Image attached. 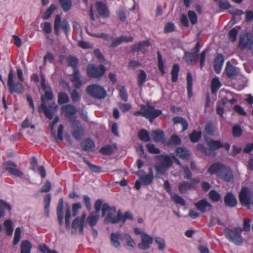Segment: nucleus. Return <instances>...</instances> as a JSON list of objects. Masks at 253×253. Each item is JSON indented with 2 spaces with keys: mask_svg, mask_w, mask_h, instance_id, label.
Segmentation results:
<instances>
[{
  "mask_svg": "<svg viewBox=\"0 0 253 253\" xmlns=\"http://www.w3.org/2000/svg\"><path fill=\"white\" fill-rule=\"evenodd\" d=\"M69 102V97L65 92H60L58 94L57 102L59 104H63Z\"/></svg>",
  "mask_w": 253,
  "mask_h": 253,
  "instance_id": "nucleus-33",
  "label": "nucleus"
},
{
  "mask_svg": "<svg viewBox=\"0 0 253 253\" xmlns=\"http://www.w3.org/2000/svg\"><path fill=\"white\" fill-rule=\"evenodd\" d=\"M64 208V200L63 198L59 199V203L57 208V219L59 224L62 226L63 223V214Z\"/></svg>",
  "mask_w": 253,
  "mask_h": 253,
  "instance_id": "nucleus-23",
  "label": "nucleus"
},
{
  "mask_svg": "<svg viewBox=\"0 0 253 253\" xmlns=\"http://www.w3.org/2000/svg\"><path fill=\"white\" fill-rule=\"evenodd\" d=\"M221 85V84L218 78H214L213 79L211 83L212 93H215Z\"/></svg>",
  "mask_w": 253,
  "mask_h": 253,
  "instance_id": "nucleus-36",
  "label": "nucleus"
},
{
  "mask_svg": "<svg viewBox=\"0 0 253 253\" xmlns=\"http://www.w3.org/2000/svg\"><path fill=\"white\" fill-rule=\"evenodd\" d=\"M253 44V40L251 34L246 33L240 36L238 46L241 49H250Z\"/></svg>",
  "mask_w": 253,
  "mask_h": 253,
  "instance_id": "nucleus-12",
  "label": "nucleus"
},
{
  "mask_svg": "<svg viewBox=\"0 0 253 253\" xmlns=\"http://www.w3.org/2000/svg\"><path fill=\"white\" fill-rule=\"evenodd\" d=\"M51 201V195L48 194L45 195L44 198V202L45 203L44 211L46 216H48L50 203Z\"/></svg>",
  "mask_w": 253,
  "mask_h": 253,
  "instance_id": "nucleus-44",
  "label": "nucleus"
},
{
  "mask_svg": "<svg viewBox=\"0 0 253 253\" xmlns=\"http://www.w3.org/2000/svg\"><path fill=\"white\" fill-rule=\"evenodd\" d=\"M161 114L162 112L160 110H156L149 105L147 107L143 105V116L149 119L151 123Z\"/></svg>",
  "mask_w": 253,
  "mask_h": 253,
  "instance_id": "nucleus-13",
  "label": "nucleus"
},
{
  "mask_svg": "<svg viewBox=\"0 0 253 253\" xmlns=\"http://www.w3.org/2000/svg\"><path fill=\"white\" fill-rule=\"evenodd\" d=\"M224 61L223 56L221 54H218L214 62V69L217 74H219L220 72Z\"/></svg>",
  "mask_w": 253,
  "mask_h": 253,
  "instance_id": "nucleus-22",
  "label": "nucleus"
},
{
  "mask_svg": "<svg viewBox=\"0 0 253 253\" xmlns=\"http://www.w3.org/2000/svg\"><path fill=\"white\" fill-rule=\"evenodd\" d=\"M32 244L28 240H23L21 245V253H31Z\"/></svg>",
  "mask_w": 253,
  "mask_h": 253,
  "instance_id": "nucleus-28",
  "label": "nucleus"
},
{
  "mask_svg": "<svg viewBox=\"0 0 253 253\" xmlns=\"http://www.w3.org/2000/svg\"><path fill=\"white\" fill-rule=\"evenodd\" d=\"M155 240L159 246V249L161 251L164 250L166 247L165 240L161 237H156Z\"/></svg>",
  "mask_w": 253,
  "mask_h": 253,
  "instance_id": "nucleus-58",
  "label": "nucleus"
},
{
  "mask_svg": "<svg viewBox=\"0 0 253 253\" xmlns=\"http://www.w3.org/2000/svg\"><path fill=\"white\" fill-rule=\"evenodd\" d=\"M99 219V216L91 213L87 218V221L91 227H93L96 224Z\"/></svg>",
  "mask_w": 253,
  "mask_h": 253,
  "instance_id": "nucleus-42",
  "label": "nucleus"
},
{
  "mask_svg": "<svg viewBox=\"0 0 253 253\" xmlns=\"http://www.w3.org/2000/svg\"><path fill=\"white\" fill-rule=\"evenodd\" d=\"M81 217H76L73 221L72 224V233L75 234L76 233L77 229L81 225Z\"/></svg>",
  "mask_w": 253,
  "mask_h": 253,
  "instance_id": "nucleus-49",
  "label": "nucleus"
},
{
  "mask_svg": "<svg viewBox=\"0 0 253 253\" xmlns=\"http://www.w3.org/2000/svg\"><path fill=\"white\" fill-rule=\"evenodd\" d=\"M242 231V229L240 228H237L234 230L227 228L224 230L225 237L236 246H241L243 244V240L241 236Z\"/></svg>",
  "mask_w": 253,
  "mask_h": 253,
  "instance_id": "nucleus-5",
  "label": "nucleus"
},
{
  "mask_svg": "<svg viewBox=\"0 0 253 253\" xmlns=\"http://www.w3.org/2000/svg\"><path fill=\"white\" fill-rule=\"evenodd\" d=\"M61 110L65 116L69 118L73 117L77 113L76 107L72 104L63 106Z\"/></svg>",
  "mask_w": 253,
  "mask_h": 253,
  "instance_id": "nucleus-19",
  "label": "nucleus"
},
{
  "mask_svg": "<svg viewBox=\"0 0 253 253\" xmlns=\"http://www.w3.org/2000/svg\"><path fill=\"white\" fill-rule=\"evenodd\" d=\"M173 121L174 124H181L183 126L182 131H184L188 128V123L187 121L183 118L179 117H176L173 118Z\"/></svg>",
  "mask_w": 253,
  "mask_h": 253,
  "instance_id": "nucleus-39",
  "label": "nucleus"
},
{
  "mask_svg": "<svg viewBox=\"0 0 253 253\" xmlns=\"http://www.w3.org/2000/svg\"><path fill=\"white\" fill-rule=\"evenodd\" d=\"M60 28L63 29L66 36H68L71 31L70 26L67 20L64 19L62 21L60 15L57 14L55 16L54 23V30L56 35H60Z\"/></svg>",
  "mask_w": 253,
  "mask_h": 253,
  "instance_id": "nucleus-6",
  "label": "nucleus"
},
{
  "mask_svg": "<svg viewBox=\"0 0 253 253\" xmlns=\"http://www.w3.org/2000/svg\"><path fill=\"white\" fill-rule=\"evenodd\" d=\"M21 234V228L19 227H18L16 228L15 233H14V239H13V241L14 246L16 245L19 243V242L20 240Z\"/></svg>",
  "mask_w": 253,
  "mask_h": 253,
  "instance_id": "nucleus-51",
  "label": "nucleus"
},
{
  "mask_svg": "<svg viewBox=\"0 0 253 253\" xmlns=\"http://www.w3.org/2000/svg\"><path fill=\"white\" fill-rule=\"evenodd\" d=\"M56 9V6L54 4H51L49 7L43 15V18L44 20L48 19L51 16L53 11Z\"/></svg>",
  "mask_w": 253,
  "mask_h": 253,
  "instance_id": "nucleus-41",
  "label": "nucleus"
},
{
  "mask_svg": "<svg viewBox=\"0 0 253 253\" xmlns=\"http://www.w3.org/2000/svg\"><path fill=\"white\" fill-rule=\"evenodd\" d=\"M96 10L99 15L103 17L107 18L109 16L110 12L106 4L102 1H98L95 3Z\"/></svg>",
  "mask_w": 253,
  "mask_h": 253,
  "instance_id": "nucleus-16",
  "label": "nucleus"
},
{
  "mask_svg": "<svg viewBox=\"0 0 253 253\" xmlns=\"http://www.w3.org/2000/svg\"><path fill=\"white\" fill-rule=\"evenodd\" d=\"M153 178V174L151 169H149V172L148 174L143 175V185H148L150 184Z\"/></svg>",
  "mask_w": 253,
  "mask_h": 253,
  "instance_id": "nucleus-50",
  "label": "nucleus"
},
{
  "mask_svg": "<svg viewBox=\"0 0 253 253\" xmlns=\"http://www.w3.org/2000/svg\"><path fill=\"white\" fill-rule=\"evenodd\" d=\"M176 155L180 158L184 160H188L190 158V153L189 151L186 148L178 147L176 149Z\"/></svg>",
  "mask_w": 253,
  "mask_h": 253,
  "instance_id": "nucleus-26",
  "label": "nucleus"
},
{
  "mask_svg": "<svg viewBox=\"0 0 253 253\" xmlns=\"http://www.w3.org/2000/svg\"><path fill=\"white\" fill-rule=\"evenodd\" d=\"M238 32L235 28L232 29L228 33L229 38L232 42H234L236 40V37Z\"/></svg>",
  "mask_w": 253,
  "mask_h": 253,
  "instance_id": "nucleus-64",
  "label": "nucleus"
},
{
  "mask_svg": "<svg viewBox=\"0 0 253 253\" xmlns=\"http://www.w3.org/2000/svg\"><path fill=\"white\" fill-rule=\"evenodd\" d=\"M71 217L70 208L68 206L66 209V214L65 216V223L66 229H69L70 227V219Z\"/></svg>",
  "mask_w": 253,
  "mask_h": 253,
  "instance_id": "nucleus-45",
  "label": "nucleus"
},
{
  "mask_svg": "<svg viewBox=\"0 0 253 253\" xmlns=\"http://www.w3.org/2000/svg\"><path fill=\"white\" fill-rule=\"evenodd\" d=\"M105 71V67L103 65L95 66L94 64H89L86 69L87 76L92 78H99L102 77Z\"/></svg>",
  "mask_w": 253,
  "mask_h": 253,
  "instance_id": "nucleus-10",
  "label": "nucleus"
},
{
  "mask_svg": "<svg viewBox=\"0 0 253 253\" xmlns=\"http://www.w3.org/2000/svg\"><path fill=\"white\" fill-rule=\"evenodd\" d=\"M171 198L175 203L179 204L181 206H183L185 204L184 200L177 194H173Z\"/></svg>",
  "mask_w": 253,
  "mask_h": 253,
  "instance_id": "nucleus-56",
  "label": "nucleus"
},
{
  "mask_svg": "<svg viewBox=\"0 0 253 253\" xmlns=\"http://www.w3.org/2000/svg\"><path fill=\"white\" fill-rule=\"evenodd\" d=\"M175 30V25L171 22H168L166 24L164 31L165 33H168Z\"/></svg>",
  "mask_w": 253,
  "mask_h": 253,
  "instance_id": "nucleus-59",
  "label": "nucleus"
},
{
  "mask_svg": "<svg viewBox=\"0 0 253 253\" xmlns=\"http://www.w3.org/2000/svg\"><path fill=\"white\" fill-rule=\"evenodd\" d=\"M187 92L189 98L192 96V84L193 80L192 75L188 73L187 75Z\"/></svg>",
  "mask_w": 253,
  "mask_h": 253,
  "instance_id": "nucleus-35",
  "label": "nucleus"
},
{
  "mask_svg": "<svg viewBox=\"0 0 253 253\" xmlns=\"http://www.w3.org/2000/svg\"><path fill=\"white\" fill-rule=\"evenodd\" d=\"M121 235L118 233H112L111 234V242L112 246L116 248H120L121 244L119 240Z\"/></svg>",
  "mask_w": 253,
  "mask_h": 253,
  "instance_id": "nucleus-31",
  "label": "nucleus"
},
{
  "mask_svg": "<svg viewBox=\"0 0 253 253\" xmlns=\"http://www.w3.org/2000/svg\"><path fill=\"white\" fill-rule=\"evenodd\" d=\"M181 142V139L178 135L173 134L171 135L170 139L166 143V144L169 146H172L180 144Z\"/></svg>",
  "mask_w": 253,
  "mask_h": 253,
  "instance_id": "nucleus-30",
  "label": "nucleus"
},
{
  "mask_svg": "<svg viewBox=\"0 0 253 253\" xmlns=\"http://www.w3.org/2000/svg\"><path fill=\"white\" fill-rule=\"evenodd\" d=\"M201 136V132L194 130L189 135V138L192 142H196L199 141Z\"/></svg>",
  "mask_w": 253,
  "mask_h": 253,
  "instance_id": "nucleus-54",
  "label": "nucleus"
},
{
  "mask_svg": "<svg viewBox=\"0 0 253 253\" xmlns=\"http://www.w3.org/2000/svg\"><path fill=\"white\" fill-rule=\"evenodd\" d=\"M91 36L97 38H101L107 42H111L113 40V37L110 35L105 33H93L92 34Z\"/></svg>",
  "mask_w": 253,
  "mask_h": 253,
  "instance_id": "nucleus-37",
  "label": "nucleus"
},
{
  "mask_svg": "<svg viewBox=\"0 0 253 253\" xmlns=\"http://www.w3.org/2000/svg\"><path fill=\"white\" fill-rule=\"evenodd\" d=\"M74 89L71 93V97L73 102H78L81 99V96L77 89L78 88Z\"/></svg>",
  "mask_w": 253,
  "mask_h": 253,
  "instance_id": "nucleus-55",
  "label": "nucleus"
},
{
  "mask_svg": "<svg viewBox=\"0 0 253 253\" xmlns=\"http://www.w3.org/2000/svg\"><path fill=\"white\" fill-rule=\"evenodd\" d=\"M114 149L115 148L111 145H107L102 147L100 149L99 152L103 155H110L114 152Z\"/></svg>",
  "mask_w": 253,
  "mask_h": 253,
  "instance_id": "nucleus-38",
  "label": "nucleus"
},
{
  "mask_svg": "<svg viewBox=\"0 0 253 253\" xmlns=\"http://www.w3.org/2000/svg\"><path fill=\"white\" fill-rule=\"evenodd\" d=\"M179 71V68L178 65L177 64L173 65L171 71V80L173 82H175L177 81Z\"/></svg>",
  "mask_w": 253,
  "mask_h": 253,
  "instance_id": "nucleus-46",
  "label": "nucleus"
},
{
  "mask_svg": "<svg viewBox=\"0 0 253 253\" xmlns=\"http://www.w3.org/2000/svg\"><path fill=\"white\" fill-rule=\"evenodd\" d=\"M151 136L153 140L156 142H162L164 143V139L165 137L164 132L163 131L158 129L152 131Z\"/></svg>",
  "mask_w": 253,
  "mask_h": 253,
  "instance_id": "nucleus-25",
  "label": "nucleus"
},
{
  "mask_svg": "<svg viewBox=\"0 0 253 253\" xmlns=\"http://www.w3.org/2000/svg\"><path fill=\"white\" fill-rule=\"evenodd\" d=\"M61 8L65 12L69 11L72 6V0H58Z\"/></svg>",
  "mask_w": 253,
  "mask_h": 253,
  "instance_id": "nucleus-29",
  "label": "nucleus"
},
{
  "mask_svg": "<svg viewBox=\"0 0 253 253\" xmlns=\"http://www.w3.org/2000/svg\"><path fill=\"white\" fill-rule=\"evenodd\" d=\"M188 15L191 23L195 24L197 22V16L196 13L193 11L189 10L188 12Z\"/></svg>",
  "mask_w": 253,
  "mask_h": 253,
  "instance_id": "nucleus-62",
  "label": "nucleus"
},
{
  "mask_svg": "<svg viewBox=\"0 0 253 253\" xmlns=\"http://www.w3.org/2000/svg\"><path fill=\"white\" fill-rule=\"evenodd\" d=\"M153 241L152 236L143 232V250L149 249Z\"/></svg>",
  "mask_w": 253,
  "mask_h": 253,
  "instance_id": "nucleus-32",
  "label": "nucleus"
},
{
  "mask_svg": "<svg viewBox=\"0 0 253 253\" xmlns=\"http://www.w3.org/2000/svg\"><path fill=\"white\" fill-rule=\"evenodd\" d=\"M219 177L226 182H230L233 179L234 175L230 168L225 166Z\"/></svg>",
  "mask_w": 253,
  "mask_h": 253,
  "instance_id": "nucleus-21",
  "label": "nucleus"
},
{
  "mask_svg": "<svg viewBox=\"0 0 253 253\" xmlns=\"http://www.w3.org/2000/svg\"><path fill=\"white\" fill-rule=\"evenodd\" d=\"M84 162L87 165L89 169L92 172L98 173L101 171V168L99 167L92 164L89 160L84 158Z\"/></svg>",
  "mask_w": 253,
  "mask_h": 253,
  "instance_id": "nucleus-47",
  "label": "nucleus"
},
{
  "mask_svg": "<svg viewBox=\"0 0 253 253\" xmlns=\"http://www.w3.org/2000/svg\"><path fill=\"white\" fill-rule=\"evenodd\" d=\"M210 199L214 202H217L220 199L221 196L220 194L215 190H212L209 193Z\"/></svg>",
  "mask_w": 253,
  "mask_h": 253,
  "instance_id": "nucleus-52",
  "label": "nucleus"
},
{
  "mask_svg": "<svg viewBox=\"0 0 253 253\" xmlns=\"http://www.w3.org/2000/svg\"><path fill=\"white\" fill-rule=\"evenodd\" d=\"M225 166V165L220 163H216L209 167L208 171L211 174H216L219 177Z\"/></svg>",
  "mask_w": 253,
  "mask_h": 253,
  "instance_id": "nucleus-18",
  "label": "nucleus"
},
{
  "mask_svg": "<svg viewBox=\"0 0 253 253\" xmlns=\"http://www.w3.org/2000/svg\"><path fill=\"white\" fill-rule=\"evenodd\" d=\"M232 133L234 137H239L242 135V130L239 125H236L233 126Z\"/></svg>",
  "mask_w": 253,
  "mask_h": 253,
  "instance_id": "nucleus-57",
  "label": "nucleus"
},
{
  "mask_svg": "<svg viewBox=\"0 0 253 253\" xmlns=\"http://www.w3.org/2000/svg\"><path fill=\"white\" fill-rule=\"evenodd\" d=\"M156 157L158 160L156 164V170L158 173L163 174L166 171L167 168L171 166L172 161L168 155H161Z\"/></svg>",
  "mask_w": 253,
  "mask_h": 253,
  "instance_id": "nucleus-7",
  "label": "nucleus"
},
{
  "mask_svg": "<svg viewBox=\"0 0 253 253\" xmlns=\"http://www.w3.org/2000/svg\"><path fill=\"white\" fill-rule=\"evenodd\" d=\"M226 72L227 76L229 77H234L237 74L235 68L229 61L226 63Z\"/></svg>",
  "mask_w": 253,
  "mask_h": 253,
  "instance_id": "nucleus-34",
  "label": "nucleus"
},
{
  "mask_svg": "<svg viewBox=\"0 0 253 253\" xmlns=\"http://www.w3.org/2000/svg\"><path fill=\"white\" fill-rule=\"evenodd\" d=\"M107 212L108 214L105 219L106 223H116L121 221V212L119 211L116 216V208H111L107 203H104L102 208V216H104Z\"/></svg>",
  "mask_w": 253,
  "mask_h": 253,
  "instance_id": "nucleus-3",
  "label": "nucleus"
},
{
  "mask_svg": "<svg viewBox=\"0 0 253 253\" xmlns=\"http://www.w3.org/2000/svg\"><path fill=\"white\" fill-rule=\"evenodd\" d=\"M192 188V185L186 181H183L179 185V190L181 193H185L187 190Z\"/></svg>",
  "mask_w": 253,
  "mask_h": 253,
  "instance_id": "nucleus-40",
  "label": "nucleus"
},
{
  "mask_svg": "<svg viewBox=\"0 0 253 253\" xmlns=\"http://www.w3.org/2000/svg\"><path fill=\"white\" fill-rule=\"evenodd\" d=\"M239 200L243 206L250 209L251 205L253 206V191L246 187L242 188L239 193Z\"/></svg>",
  "mask_w": 253,
  "mask_h": 253,
  "instance_id": "nucleus-9",
  "label": "nucleus"
},
{
  "mask_svg": "<svg viewBox=\"0 0 253 253\" xmlns=\"http://www.w3.org/2000/svg\"><path fill=\"white\" fill-rule=\"evenodd\" d=\"M82 149L86 152H92L95 149V144L92 140L86 138L82 140L81 143Z\"/></svg>",
  "mask_w": 253,
  "mask_h": 253,
  "instance_id": "nucleus-20",
  "label": "nucleus"
},
{
  "mask_svg": "<svg viewBox=\"0 0 253 253\" xmlns=\"http://www.w3.org/2000/svg\"><path fill=\"white\" fill-rule=\"evenodd\" d=\"M4 226L6 230L7 235H11L13 231L12 222L10 219H6L4 222Z\"/></svg>",
  "mask_w": 253,
  "mask_h": 253,
  "instance_id": "nucleus-43",
  "label": "nucleus"
},
{
  "mask_svg": "<svg viewBox=\"0 0 253 253\" xmlns=\"http://www.w3.org/2000/svg\"><path fill=\"white\" fill-rule=\"evenodd\" d=\"M82 205L80 203H76L72 205V215L76 216L78 213L79 210L81 209Z\"/></svg>",
  "mask_w": 253,
  "mask_h": 253,
  "instance_id": "nucleus-63",
  "label": "nucleus"
},
{
  "mask_svg": "<svg viewBox=\"0 0 253 253\" xmlns=\"http://www.w3.org/2000/svg\"><path fill=\"white\" fill-rule=\"evenodd\" d=\"M194 205L199 211L203 213L210 211L212 208L211 204L206 199H202L195 203Z\"/></svg>",
  "mask_w": 253,
  "mask_h": 253,
  "instance_id": "nucleus-17",
  "label": "nucleus"
},
{
  "mask_svg": "<svg viewBox=\"0 0 253 253\" xmlns=\"http://www.w3.org/2000/svg\"><path fill=\"white\" fill-rule=\"evenodd\" d=\"M45 78L43 74L41 75V84L42 89L44 92V95L41 96V104L39 108V112L42 110L45 116L49 120L52 119L53 117L54 110L56 106L53 107L51 105L47 106L46 105L45 100L51 101L53 98V94L51 87L45 83Z\"/></svg>",
  "mask_w": 253,
  "mask_h": 253,
  "instance_id": "nucleus-1",
  "label": "nucleus"
},
{
  "mask_svg": "<svg viewBox=\"0 0 253 253\" xmlns=\"http://www.w3.org/2000/svg\"><path fill=\"white\" fill-rule=\"evenodd\" d=\"M184 58L186 62L188 64L192 65L197 62V56L195 55V53L192 52H186L185 53Z\"/></svg>",
  "mask_w": 253,
  "mask_h": 253,
  "instance_id": "nucleus-27",
  "label": "nucleus"
},
{
  "mask_svg": "<svg viewBox=\"0 0 253 253\" xmlns=\"http://www.w3.org/2000/svg\"><path fill=\"white\" fill-rule=\"evenodd\" d=\"M119 96L124 101H127L128 99L127 93L124 85H122L119 88Z\"/></svg>",
  "mask_w": 253,
  "mask_h": 253,
  "instance_id": "nucleus-48",
  "label": "nucleus"
},
{
  "mask_svg": "<svg viewBox=\"0 0 253 253\" xmlns=\"http://www.w3.org/2000/svg\"><path fill=\"white\" fill-rule=\"evenodd\" d=\"M224 202L226 206L233 207L237 205V201L235 196L232 193L229 192L225 197Z\"/></svg>",
  "mask_w": 253,
  "mask_h": 253,
  "instance_id": "nucleus-24",
  "label": "nucleus"
},
{
  "mask_svg": "<svg viewBox=\"0 0 253 253\" xmlns=\"http://www.w3.org/2000/svg\"><path fill=\"white\" fill-rule=\"evenodd\" d=\"M7 84L9 92L10 94H12L14 93L21 94L24 92V89L22 84L20 82H15L13 70L12 68L10 69L8 73Z\"/></svg>",
  "mask_w": 253,
  "mask_h": 253,
  "instance_id": "nucleus-4",
  "label": "nucleus"
},
{
  "mask_svg": "<svg viewBox=\"0 0 253 253\" xmlns=\"http://www.w3.org/2000/svg\"><path fill=\"white\" fill-rule=\"evenodd\" d=\"M146 148H147L148 151L151 153L155 154H158L160 153V150L155 147L154 144L149 143L146 145Z\"/></svg>",
  "mask_w": 253,
  "mask_h": 253,
  "instance_id": "nucleus-60",
  "label": "nucleus"
},
{
  "mask_svg": "<svg viewBox=\"0 0 253 253\" xmlns=\"http://www.w3.org/2000/svg\"><path fill=\"white\" fill-rule=\"evenodd\" d=\"M66 61L68 66L72 68L73 73L71 75V81L73 83L74 86L76 88H80L82 85L81 80L80 71L78 68L79 60L77 57L73 55H68L66 58Z\"/></svg>",
  "mask_w": 253,
  "mask_h": 253,
  "instance_id": "nucleus-2",
  "label": "nucleus"
},
{
  "mask_svg": "<svg viewBox=\"0 0 253 253\" xmlns=\"http://www.w3.org/2000/svg\"><path fill=\"white\" fill-rule=\"evenodd\" d=\"M157 55L158 58V68L162 73V75H163L165 74L164 63L162 60V56L159 51L157 52Z\"/></svg>",
  "mask_w": 253,
  "mask_h": 253,
  "instance_id": "nucleus-53",
  "label": "nucleus"
},
{
  "mask_svg": "<svg viewBox=\"0 0 253 253\" xmlns=\"http://www.w3.org/2000/svg\"><path fill=\"white\" fill-rule=\"evenodd\" d=\"M72 136L77 140H80L83 135L84 129L80 122L74 120L72 122Z\"/></svg>",
  "mask_w": 253,
  "mask_h": 253,
  "instance_id": "nucleus-15",
  "label": "nucleus"
},
{
  "mask_svg": "<svg viewBox=\"0 0 253 253\" xmlns=\"http://www.w3.org/2000/svg\"><path fill=\"white\" fill-rule=\"evenodd\" d=\"M86 92L89 96L97 99H103L106 96V92L104 88L96 84L87 86Z\"/></svg>",
  "mask_w": 253,
  "mask_h": 253,
  "instance_id": "nucleus-8",
  "label": "nucleus"
},
{
  "mask_svg": "<svg viewBox=\"0 0 253 253\" xmlns=\"http://www.w3.org/2000/svg\"><path fill=\"white\" fill-rule=\"evenodd\" d=\"M3 165L5 167V169L9 173L16 177H21L23 175V172L17 169V165L11 161L5 162Z\"/></svg>",
  "mask_w": 253,
  "mask_h": 253,
  "instance_id": "nucleus-14",
  "label": "nucleus"
},
{
  "mask_svg": "<svg viewBox=\"0 0 253 253\" xmlns=\"http://www.w3.org/2000/svg\"><path fill=\"white\" fill-rule=\"evenodd\" d=\"M219 7L221 9H227L230 7V4L227 0H216Z\"/></svg>",
  "mask_w": 253,
  "mask_h": 253,
  "instance_id": "nucleus-61",
  "label": "nucleus"
},
{
  "mask_svg": "<svg viewBox=\"0 0 253 253\" xmlns=\"http://www.w3.org/2000/svg\"><path fill=\"white\" fill-rule=\"evenodd\" d=\"M207 145L209 148L205 149L204 153L207 155L215 156L216 153L214 152L215 150L218 149L220 148L223 147V144L220 141H215L211 140L207 142Z\"/></svg>",
  "mask_w": 253,
  "mask_h": 253,
  "instance_id": "nucleus-11",
  "label": "nucleus"
}]
</instances>
